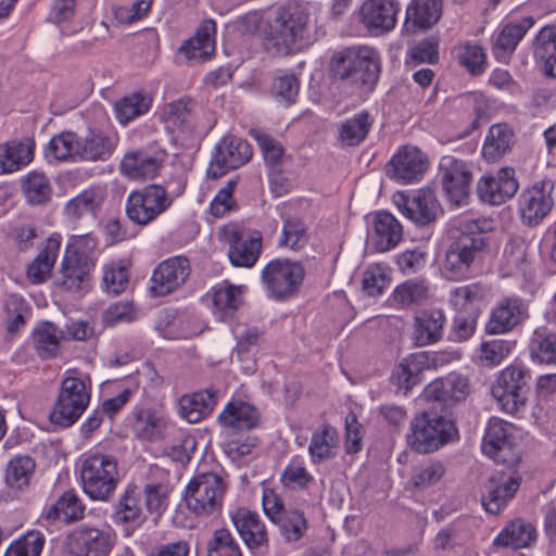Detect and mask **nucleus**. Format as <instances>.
<instances>
[{
	"label": "nucleus",
	"mask_w": 556,
	"mask_h": 556,
	"mask_svg": "<svg viewBox=\"0 0 556 556\" xmlns=\"http://www.w3.org/2000/svg\"><path fill=\"white\" fill-rule=\"evenodd\" d=\"M274 523L279 527L281 535L288 542L299 541L307 530L305 515L299 509L286 510Z\"/></svg>",
	"instance_id": "69168bd1"
},
{
	"label": "nucleus",
	"mask_w": 556,
	"mask_h": 556,
	"mask_svg": "<svg viewBox=\"0 0 556 556\" xmlns=\"http://www.w3.org/2000/svg\"><path fill=\"white\" fill-rule=\"evenodd\" d=\"M529 379L528 370L519 365H509L500 371L491 392L503 412L515 414L526 405Z\"/></svg>",
	"instance_id": "9b49d317"
},
{
	"label": "nucleus",
	"mask_w": 556,
	"mask_h": 556,
	"mask_svg": "<svg viewBox=\"0 0 556 556\" xmlns=\"http://www.w3.org/2000/svg\"><path fill=\"white\" fill-rule=\"evenodd\" d=\"M217 420L225 428L249 430L256 426L258 413L254 406L244 401L231 400L219 413Z\"/></svg>",
	"instance_id": "e433bc0d"
},
{
	"label": "nucleus",
	"mask_w": 556,
	"mask_h": 556,
	"mask_svg": "<svg viewBox=\"0 0 556 556\" xmlns=\"http://www.w3.org/2000/svg\"><path fill=\"white\" fill-rule=\"evenodd\" d=\"M34 159V148L27 142L9 141L0 144V175L26 167Z\"/></svg>",
	"instance_id": "c03bdc74"
},
{
	"label": "nucleus",
	"mask_w": 556,
	"mask_h": 556,
	"mask_svg": "<svg viewBox=\"0 0 556 556\" xmlns=\"http://www.w3.org/2000/svg\"><path fill=\"white\" fill-rule=\"evenodd\" d=\"M429 287L422 279H408L399 285L392 293L393 301L402 308L419 304L428 298Z\"/></svg>",
	"instance_id": "13d9d810"
},
{
	"label": "nucleus",
	"mask_w": 556,
	"mask_h": 556,
	"mask_svg": "<svg viewBox=\"0 0 556 556\" xmlns=\"http://www.w3.org/2000/svg\"><path fill=\"white\" fill-rule=\"evenodd\" d=\"M251 156L252 148L247 140L236 136H226L215 147L207 175L212 178H218L229 169L242 166Z\"/></svg>",
	"instance_id": "dca6fc26"
},
{
	"label": "nucleus",
	"mask_w": 556,
	"mask_h": 556,
	"mask_svg": "<svg viewBox=\"0 0 556 556\" xmlns=\"http://www.w3.org/2000/svg\"><path fill=\"white\" fill-rule=\"evenodd\" d=\"M442 0H412L406 9V24L418 28H429L441 15Z\"/></svg>",
	"instance_id": "8fccbe9b"
},
{
	"label": "nucleus",
	"mask_w": 556,
	"mask_h": 556,
	"mask_svg": "<svg viewBox=\"0 0 556 556\" xmlns=\"http://www.w3.org/2000/svg\"><path fill=\"white\" fill-rule=\"evenodd\" d=\"M113 521L116 525L131 528L142 523L141 491L137 485L128 484L126 486L113 514Z\"/></svg>",
	"instance_id": "ea45409f"
},
{
	"label": "nucleus",
	"mask_w": 556,
	"mask_h": 556,
	"mask_svg": "<svg viewBox=\"0 0 556 556\" xmlns=\"http://www.w3.org/2000/svg\"><path fill=\"white\" fill-rule=\"evenodd\" d=\"M305 277L300 262L289 258H275L261 271V280L269 299L285 301L294 296Z\"/></svg>",
	"instance_id": "1a4fd4ad"
},
{
	"label": "nucleus",
	"mask_w": 556,
	"mask_h": 556,
	"mask_svg": "<svg viewBox=\"0 0 556 556\" xmlns=\"http://www.w3.org/2000/svg\"><path fill=\"white\" fill-rule=\"evenodd\" d=\"M379 70L378 53L367 46L349 47L331 60V71L337 77L361 85L376 81Z\"/></svg>",
	"instance_id": "6e6552de"
},
{
	"label": "nucleus",
	"mask_w": 556,
	"mask_h": 556,
	"mask_svg": "<svg viewBox=\"0 0 556 556\" xmlns=\"http://www.w3.org/2000/svg\"><path fill=\"white\" fill-rule=\"evenodd\" d=\"M402 236L403 227L393 214L386 211L376 213L371 240L378 252L394 249L400 243Z\"/></svg>",
	"instance_id": "f704fd0d"
},
{
	"label": "nucleus",
	"mask_w": 556,
	"mask_h": 556,
	"mask_svg": "<svg viewBox=\"0 0 556 556\" xmlns=\"http://www.w3.org/2000/svg\"><path fill=\"white\" fill-rule=\"evenodd\" d=\"M229 516L249 549L254 552L267 544L265 525L257 513L245 507H237L229 511Z\"/></svg>",
	"instance_id": "bb28decb"
},
{
	"label": "nucleus",
	"mask_w": 556,
	"mask_h": 556,
	"mask_svg": "<svg viewBox=\"0 0 556 556\" xmlns=\"http://www.w3.org/2000/svg\"><path fill=\"white\" fill-rule=\"evenodd\" d=\"M21 182L22 191L30 204H43L51 199L52 187L42 172L31 170L22 178Z\"/></svg>",
	"instance_id": "5fc2aeb1"
},
{
	"label": "nucleus",
	"mask_w": 556,
	"mask_h": 556,
	"mask_svg": "<svg viewBox=\"0 0 556 556\" xmlns=\"http://www.w3.org/2000/svg\"><path fill=\"white\" fill-rule=\"evenodd\" d=\"M266 38L281 50H291L298 42L309 39L308 8L298 2H289L270 8L265 16Z\"/></svg>",
	"instance_id": "f03ea898"
},
{
	"label": "nucleus",
	"mask_w": 556,
	"mask_h": 556,
	"mask_svg": "<svg viewBox=\"0 0 556 556\" xmlns=\"http://www.w3.org/2000/svg\"><path fill=\"white\" fill-rule=\"evenodd\" d=\"M62 236L58 232L52 233L42 243L39 253L28 264L26 269L27 279L31 283H42L51 276L60 254Z\"/></svg>",
	"instance_id": "c85d7f7f"
},
{
	"label": "nucleus",
	"mask_w": 556,
	"mask_h": 556,
	"mask_svg": "<svg viewBox=\"0 0 556 556\" xmlns=\"http://www.w3.org/2000/svg\"><path fill=\"white\" fill-rule=\"evenodd\" d=\"M227 483L215 472L194 476L185 489L188 510L199 518L217 516L223 508Z\"/></svg>",
	"instance_id": "39448f33"
},
{
	"label": "nucleus",
	"mask_w": 556,
	"mask_h": 556,
	"mask_svg": "<svg viewBox=\"0 0 556 556\" xmlns=\"http://www.w3.org/2000/svg\"><path fill=\"white\" fill-rule=\"evenodd\" d=\"M503 258L509 274H526L528 269V243L520 237L510 238L505 244Z\"/></svg>",
	"instance_id": "052dcab7"
},
{
	"label": "nucleus",
	"mask_w": 556,
	"mask_h": 556,
	"mask_svg": "<svg viewBox=\"0 0 556 556\" xmlns=\"http://www.w3.org/2000/svg\"><path fill=\"white\" fill-rule=\"evenodd\" d=\"M90 399V378L78 369H66L50 413L51 422L62 427L74 425L87 409Z\"/></svg>",
	"instance_id": "20e7f679"
},
{
	"label": "nucleus",
	"mask_w": 556,
	"mask_h": 556,
	"mask_svg": "<svg viewBox=\"0 0 556 556\" xmlns=\"http://www.w3.org/2000/svg\"><path fill=\"white\" fill-rule=\"evenodd\" d=\"M389 175L401 184H414L420 180L427 169V157L416 147L405 146L392 156Z\"/></svg>",
	"instance_id": "b1692460"
},
{
	"label": "nucleus",
	"mask_w": 556,
	"mask_h": 556,
	"mask_svg": "<svg viewBox=\"0 0 556 556\" xmlns=\"http://www.w3.org/2000/svg\"><path fill=\"white\" fill-rule=\"evenodd\" d=\"M173 198L161 185H149L131 191L126 200V215L136 225L147 226L164 214Z\"/></svg>",
	"instance_id": "9d476101"
},
{
	"label": "nucleus",
	"mask_w": 556,
	"mask_h": 556,
	"mask_svg": "<svg viewBox=\"0 0 556 556\" xmlns=\"http://www.w3.org/2000/svg\"><path fill=\"white\" fill-rule=\"evenodd\" d=\"M375 123V117L362 110L342 121L338 128V139L342 146L356 147L364 142Z\"/></svg>",
	"instance_id": "58836bf2"
},
{
	"label": "nucleus",
	"mask_w": 556,
	"mask_h": 556,
	"mask_svg": "<svg viewBox=\"0 0 556 556\" xmlns=\"http://www.w3.org/2000/svg\"><path fill=\"white\" fill-rule=\"evenodd\" d=\"M338 448L337 431L329 425H323L312 435L308 454L313 463H320L336 456Z\"/></svg>",
	"instance_id": "09e8293b"
},
{
	"label": "nucleus",
	"mask_w": 556,
	"mask_h": 556,
	"mask_svg": "<svg viewBox=\"0 0 556 556\" xmlns=\"http://www.w3.org/2000/svg\"><path fill=\"white\" fill-rule=\"evenodd\" d=\"M516 346L515 341L504 339H492L481 343L480 361L483 365L495 367L506 359Z\"/></svg>",
	"instance_id": "338daca9"
},
{
	"label": "nucleus",
	"mask_w": 556,
	"mask_h": 556,
	"mask_svg": "<svg viewBox=\"0 0 556 556\" xmlns=\"http://www.w3.org/2000/svg\"><path fill=\"white\" fill-rule=\"evenodd\" d=\"M38 356L42 359L55 357L60 351L62 331L50 321L41 323L33 333Z\"/></svg>",
	"instance_id": "603ef678"
},
{
	"label": "nucleus",
	"mask_w": 556,
	"mask_h": 556,
	"mask_svg": "<svg viewBox=\"0 0 556 556\" xmlns=\"http://www.w3.org/2000/svg\"><path fill=\"white\" fill-rule=\"evenodd\" d=\"M468 393L467 379L456 372L434 379L424 390V395L428 401L441 402L446 406L465 400Z\"/></svg>",
	"instance_id": "cd10ccee"
},
{
	"label": "nucleus",
	"mask_w": 556,
	"mask_h": 556,
	"mask_svg": "<svg viewBox=\"0 0 556 556\" xmlns=\"http://www.w3.org/2000/svg\"><path fill=\"white\" fill-rule=\"evenodd\" d=\"M536 540V530L522 519H515L507 523L494 538L493 545L513 548H525Z\"/></svg>",
	"instance_id": "a19ab883"
},
{
	"label": "nucleus",
	"mask_w": 556,
	"mask_h": 556,
	"mask_svg": "<svg viewBox=\"0 0 556 556\" xmlns=\"http://www.w3.org/2000/svg\"><path fill=\"white\" fill-rule=\"evenodd\" d=\"M213 315L226 321L231 319L242 304V292L239 287L219 283L212 289Z\"/></svg>",
	"instance_id": "37998d69"
},
{
	"label": "nucleus",
	"mask_w": 556,
	"mask_h": 556,
	"mask_svg": "<svg viewBox=\"0 0 556 556\" xmlns=\"http://www.w3.org/2000/svg\"><path fill=\"white\" fill-rule=\"evenodd\" d=\"M531 356L541 364L556 365V333L536 329L531 339Z\"/></svg>",
	"instance_id": "bf43d9fd"
},
{
	"label": "nucleus",
	"mask_w": 556,
	"mask_h": 556,
	"mask_svg": "<svg viewBox=\"0 0 556 556\" xmlns=\"http://www.w3.org/2000/svg\"><path fill=\"white\" fill-rule=\"evenodd\" d=\"M400 11L396 0H366L361 7L359 18L368 30L383 34L395 27Z\"/></svg>",
	"instance_id": "5701e85b"
},
{
	"label": "nucleus",
	"mask_w": 556,
	"mask_h": 556,
	"mask_svg": "<svg viewBox=\"0 0 556 556\" xmlns=\"http://www.w3.org/2000/svg\"><path fill=\"white\" fill-rule=\"evenodd\" d=\"M554 186L549 180H539L526 187L517 200V210L522 224L538 226L552 212Z\"/></svg>",
	"instance_id": "4468645a"
},
{
	"label": "nucleus",
	"mask_w": 556,
	"mask_h": 556,
	"mask_svg": "<svg viewBox=\"0 0 556 556\" xmlns=\"http://www.w3.org/2000/svg\"><path fill=\"white\" fill-rule=\"evenodd\" d=\"M430 367L429 355L427 352L409 354L403 358L393 369L392 382L404 394L418 384L421 380V374Z\"/></svg>",
	"instance_id": "72a5a7b5"
},
{
	"label": "nucleus",
	"mask_w": 556,
	"mask_h": 556,
	"mask_svg": "<svg viewBox=\"0 0 556 556\" xmlns=\"http://www.w3.org/2000/svg\"><path fill=\"white\" fill-rule=\"evenodd\" d=\"M511 140L513 131L507 125L491 126L482 147L483 157L489 162L497 161L510 149Z\"/></svg>",
	"instance_id": "3c124183"
},
{
	"label": "nucleus",
	"mask_w": 556,
	"mask_h": 556,
	"mask_svg": "<svg viewBox=\"0 0 556 556\" xmlns=\"http://www.w3.org/2000/svg\"><path fill=\"white\" fill-rule=\"evenodd\" d=\"M85 505L75 490H67L52 504L45 506L40 519L42 522L61 521L66 525L83 518Z\"/></svg>",
	"instance_id": "c756f323"
},
{
	"label": "nucleus",
	"mask_w": 556,
	"mask_h": 556,
	"mask_svg": "<svg viewBox=\"0 0 556 556\" xmlns=\"http://www.w3.org/2000/svg\"><path fill=\"white\" fill-rule=\"evenodd\" d=\"M152 104V99L140 92H134L118 100L115 103L114 112L116 119L127 125L135 118L144 115L149 112Z\"/></svg>",
	"instance_id": "864d4df0"
},
{
	"label": "nucleus",
	"mask_w": 556,
	"mask_h": 556,
	"mask_svg": "<svg viewBox=\"0 0 556 556\" xmlns=\"http://www.w3.org/2000/svg\"><path fill=\"white\" fill-rule=\"evenodd\" d=\"M217 404L214 391L204 390L187 394L179 400V415L190 424H197L206 418Z\"/></svg>",
	"instance_id": "4c0bfd02"
},
{
	"label": "nucleus",
	"mask_w": 556,
	"mask_h": 556,
	"mask_svg": "<svg viewBox=\"0 0 556 556\" xmlns=\"http://www.w3.org/2000/svg\"><path fill=\"white\" fill-rule=\"evenodd\" d=\"M456 434L452 420L434 412H424L410 421L407 442L412 450L427 454L439 450Z\"/></svg>",
	"instance_id": "423d86ee"
},
{
	"label": "nucleus",
	"mask_w": 556,
	"mask_h": 556,
	"mask_svg": "<svg viewBox=\"0 0 556 556\" xmlns=\"http://www.w3.org/2000/svg\"><path fill=\"white\" fill-rule=\"evenodd\" d=\"M531 16L502 22L492 35V53L502 63H507L519 42L533 26Z\"/></svg>",
	"instance_id": "4be33fe9"
},
{
	"label": "nucleus",
	"mask_w": 556,
	"mask_h": 556,
	"mask_svg": "<svg viewBox=\"0 0 556 556\" xmlns=\"http://www.w3.org/2000/svg\"><path fill=\"white\" fill-rule=\"evenodd\" d=\"M519 182L515 169L502 167L493 174L483 175L477 184L479 199L490 205H501L518 191Z\"/></svg>",
	"instance_id": "aec40b11"
},
{
	"label": "nucleus",
	"mask_w": 556,
	"mask_h": 556,
	"mask_svg": "<svg viewBox=\"0 0 556 556\" xmlns=\"http://www.w3.org/2000/svg\"><path fill=\"white\" fill-rule=\"evenodd\" d=\"M105 195V188L101 186H92L83 190L65 204L64 214L66 218L76 222L87 215L96 216Z\"/></svg>",
	"instance_id": "c9c22d12"
},
{
	"label": "nucleus",
	"mask_w": 556,
	"mask_h": 556,
	"mask_svg": "<svg viewBox=\"0 0 556 556\" xmlns=\"http://www.w3.org/2000/svg\"><path fill=\"white\" fill-rule=\"evenodd\" d=\"M526 314V305L518 296H509L501 301L492 312L486 324V331L492 334L505 333L521 323Z\"/></svg>",
	"instance_id": "7c9ffc66"
},
{
	"label": "nucleus",
	"mask_w": 556,
	"mask_h": 556,
	"mask_svg": "<svg viewBox=\"0 0 556 556\" xmlns=\"http://www.w3.org/2000/svg\"><path fill=\"white\" fill-rule=\"evenodd\" d=\"M76 469L81 489L91 500L106 501L118 484V465L113 455L91 448L80 455Z\"/></svg>",
	"instance_id": "7ed1b4c3"
},
{
	"label": "nucleus",
	"mask_w": 556,
	"mask_h": 556,
	"mask_svg": "<svg viewBox=\"0 0 556 556\" xmlns=\"http://www.w3.org/2000/svg\"><path fill=\"white\" fill-rule=\"evenodd\" d=\"M115 535L109 529L81 525L68 535V548L74 556H109Z\"/></svg>",
	"instance_id": "a211bd4d"
},
{
	"label": "nucleus",
	"mask_w": 556,
	"mask_h": 556,
	"mask_svg": "<svg viewBox=\"0 0 556 556\" xmlns=\"http://www.w3.org/2000/svg\"><path fill=\"white\" fill-rule=\"evenodd\" d=\"M514 430L510 422L491 417L482 438V453L496 463H505L506 454L511 451Z\"/></svg>",
	"instance_id": "393cba45"
},
{
	"label": "nucleus",
	"mask_w": 556,
	"mask_h": 556,
	"mask_svg": "<svg viewBox=\"0 0 556 556\" xmlns=\"http://www.w3.org/2000/svg\"><path fill=\"white\" fill-rule=\"evenodd\" d=\"M35 462L27 455L13 457L5 469V481L13 488L21 489L29 483L35 470Z\"/></svg>",
	"instance_id": "0e129e2a"
},
{
	"label": "nucleus",
	"mask_w": 556,
	"mask_h": 556,
	"mask_svg": "<svg viewBox=\"0 0 556 556\" xmlns=\"http://www.w3.org/2000/svg\"><path fill=\"white\" fill-rule=\"evenodd\" d=\"M116 136L102 129H91L84 140H80V160L98 161L111 156Z\"/></svg>",
	"instance_id": "a18cd8bd"
},
{
	"label": "nucleus",
	"mask_w": 556,
	"mask_h": 556,
	"mask_svg": "<svg viewBox=\"0 0 556 556\" xmlns=\"http://www.w3.org/2000/svg\"><path fill=\"white\" fill-rule=\"evenodd\" d=\"M440 174L443 191L447 199L460 204L469 194L472 181L470 166L452 155H445L440 161Z\"/></svg>",
	"instance_id": "f3484780"
},
{
	"label": "nucleus",
	"mask_w": 556,
	"mask_h": 556,
	"mask_svg": "<svg viewBox=\"0 0 556 556\" xmlns=\"http://www.w3.org/2000/svg\"><path fill=\"white\" fill-rule=\"evenodd\" d=\"M135 437L143 442H160L165 439L170 419L161 408L138 403L128 416Z\"/></svg>",
	"instance_id": "2eb2a0df"
},
{
	"label": "nucleus",
	"mask_w": 556,
	"mask_h": 556,
	"mask_svg": "<svg viewBox=\"0 0 556 556\" xmlns=\"http://www.w3.org/2000/svg\"><path fill=\"white\" fill-rule=\"evenodd\" d=\"M165 159L166 153L154 148L130 151L121 162V173L132 180L153 179L160 174Z\"/></svg>",
	"instance_id": "412c9836"
},
{
	"label": "nucleus",
	"mask_w": 556,
	"mask_h": 556,
	"mask_svg": "<svg viewBox=\"0 0 556 556\" xmlns=\"http://www.w3.org/2000/svg\"><path fill=\"white\" fill-rule=\"evenodd\" d=\"M485 296V289L481 283L473 282L450 291L448 303L456 313L478 314V306Z\"/></svg>",
	"instance_id": "49530a36"
},
{
	"label": "nucleus",
	"mask_w": 556,
	"mask_h": 556,
	"mask_svg": "<svg viewBox=\"0 0 556 556\" xmlns=\"http://www.w3.org/2000/svg\"><path fill=\"white\" fill-rule=\"evenodd\" d=\"M533 54L540 72L556 78V25L543 26L533 39Z\"/></svg>",
	"instance_id": "2f4dec72"
},
{
	"label": "nucleus",
	"mask_w": 556,
	"mask_h": 556,
	"mask_svg": "<svg viewBox=\"0 0 556 556\" xmlns=\"http://www.w3.org/2000/svg\"><path fill=\"white\" fill-rule=\"evenodd\" d=\"M484 220L460 216L454 220L453 241L448 245L442 271L450 280H464L478 271L486 254Z\"/></svg>",
	"instance_id": "f257e3e1"
},
{
	"label": "nucleus",
	"mask_w": 556,
	"mask_h": 556,
	"mask_svg": "<svg viewBox=\"0 0 556 556\" xmlns=\"http://www.w3.org/2000/svg\"><path fill=\"white\" fill-rule=\"evenodd\" d=\"M103 288L108 293L117 295L125 291L129 273L125 261H111L103 266Z\"/></svg>",
	"instance_id": "680f3d73"
},
{
	"label": "nucleus",
	"mask_w": 556,
	"mask_h": 556,
	"mask_svg": "<svg viewBox=\"0 0 556 556\" xmlns=\"http://www.w3.org/2000/svg\"><path fill=\"white\" fill-rule=\"evenodd\" d=\"M314 481L303 456L294 455L290 458L281 476V484L292 491L304 490Z\"/></svg>",
	"instance_id": "6e6d98bb"
},
{
	"label": "nucleus",
	"mask_w": 556,
	"mask_h": 556,
	"mask_svg": "<svg viewBox=\"0 0 556 556\" xmlns=\"http://www.w3.org/2000/svg\"><path fill=\"white\" fill-rule=\"evenodd\" d=\"M96 245V239L88 235L79 238L75 243L67 244L61 261L55 283L59 289L78 294L86 292L90 287V273L94 267L92 260L79 250L81 242Z\"/></svg>",
	"instance_id": "0eeeda50"
},
{
	"label": "nucleus",
	"mask_w": 556,
	"mask_h": 556,
	"mask_svg": "<svg viewBox=\"0 0 556 556\" xmlns=\"http://www.w3.org/2000/svg\"><path fill=\"white\" fill-rule=\"evenodd\" d=\"M220 238L228 245V258L232 266L252 268L262 252V236L258 231L243 230L229 224L220 229Z\"/></svg>",
	"instance_id": "ddd939ff"
},
{
	"label": "nucleus",
	"mask_w": 556,
	"mask_h": 556,
	"mask_svg": "<svg viewBox=\"0 0 556 556\" xmlns=\"http://www.w3.org/2000/svg\"><path fill=\"white\" fill-rule=\"evenodd\" d=\"M445 316L441 311L424 312L415 318L413 339L416 345L426 346L442 338Z\"/></svg>",
	"instance_id": "79ce46f5"
},
{
	"label": "nucleus",
	"mask_w": 556,
	"mask_h": 556,
	"mask_svg": "<svg viewBox=\"0 0 556 556\" xmlns=\"http://www.w3.org/2000/svg\"><path fill=\"white\" fill-rule=\"evenodd\" d=\"M45 154L49 162L80 160V139L74 132H62L50 139Z\"/></svg>",
	"instance_id": "de8ad7c7"
},
{
	"label": "nucleus",
	"mask_w": 556,
	"mask_h": 556,
	"mask_svg": "<svg viewBox=\"0 0 556 556\" xmlns=\"http://www.w3.org/2000/svg\"><path fill=\"white\" fill-rule=\"evenodd\" d=\"M392 203L405 218L417 226L430 225L440 213V204L430 188L396 191L392 195Z\"/></svg>",
	"instance_id": "f8f14e48"
},
{
	"label": "nucleus",
	"mask_w": 556,
	"mask_h": 556,
	"mask_svg": "<svg viewBox=\"0 0 556 556\" xmlns=\"http://www.w3.org/2000/svg\"><path fill=\"white\" fill-rule=\"evenodd\" d=\"M458 63L472 76L486 70L488 61L484 48L478 41H465L457 48Z\"/></svg>",
	"instance_id": "4d7b16f0"
},
{
	"label": "nucleus",
	"mask_w": 556,
	"mask_h": 556,
	"mask_svg": "<svg viewBox=\"0 0 556 556\" xmlns=\"http://www.w3.org/2000/svg\"><path fill=\"white\" fill-rule=\"evenodd\" d=\"M216 23L213 20L203 21L195 35L186 40L179 51L186 59L195 62L206 61L215 51Z\"/></svg>",
	"instance_id": "473e14b6"
},
{
	"label": "nucleus",
	"mask_w": 556,
	"mask_h": 556,
	"mask_svg": "<svg viewBox=\"0 0 556 556\" xmlns=\"http://www.w3.org/2000/svg\"><path fill=\"white\" fill-rule=\"evenodd\" d=\"M45 543L46 538L40 531L30 530L13 541L3 556H40Z\"/></svg>",
	"instance_id": "e2e57ef3"
},
{
	"label": "nucleus",
	"mask_w": 556,
	"mask_h": 556,
	"mask_svg": "<svg viewBox=\"0 0 556 556\" xmlns=\"http://www.w3.org/2000/svg\"><path fill=\"white\" fill-rule=\"evenodd\" d=\"M190 271V262L182 255L162 261L150 278V292L155 296L170 294L186 282Z\"/></svg>",
	"instance_id": "6ab92c4d"
},
{
	"label": "nucleus",
	"mask_w": 556,
	"mask_h": 556,
	"mask_svg": "<svg viewBox=\"0 0 556 556\" xmlns=\"http://www.w3.org/2000/svg\"><path fill=\"white\" fill-rule=\"evenodd\" d=\"M207 556H242L241 548L227 529H217L207 543Z\"/></svg>",
	"instance_id": "774afa93"
},
{
	"label": "nucleus",
	"mask_w": 556,
	"mask_h": 556,
	"mask_svg": "<svg viewBox=\"0 0 556 556\" xmlns=\"http://www.w3.org/2000/svg\"><path fill=\"white\" fill-rule=\"evenodd\" d=\"M521 478L517 472L500 473L492 477L485 485L482 505L489 514L497 515L515 496L520 486Z\"/></svg>",
	"instance_id": "a878e982"
}]
</instances>
